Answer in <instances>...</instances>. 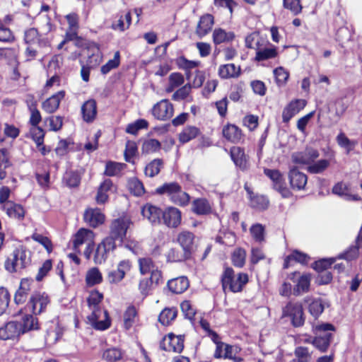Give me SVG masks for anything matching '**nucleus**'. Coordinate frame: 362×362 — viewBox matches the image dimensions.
I'll use <instances>...</instances> for the list:
<instances>
[{"mask_svg": "<svg viewBox=\"0 0 362 362\" xmlns=\"http://www.w3.org/2000/svg\"><path fill=\"white\" fill-rule=\"evenodd\" d=\"M156 192L158 194L165 195L172 203L182 207L187 206L191 199L189 194L176 182L164 183Z\"/></svg>", "mask_w": 362, "mask_h": 362, "instance_id": "obj_1", "label": "nucleus"}, {"mask_svg": "<svg viewBox=\"0 0 362 362\" xmlns=\"http://www.w3.org/2000/svg\"><path fill=\"white\" fill-rule=\"evenodd\" d=\"M32 252L24 246L16 248L5 262V269L10 273H21L31 264Z\"/></svg>", "mask_w": 362, "mask_h": 362, "instance_id": "obj_2", "label": "nucleus"}, {"mask_svg": "<svg viewBox=\"0 0 362 362\" xmlns=\"http://www.w3.org/2000/svg\"><path fill=\"white\" fill-rule=\"evenodd\" d=\"M248 281V276L245 273H239L235 278L234 271L232 268L227 267L225 269L221 276L222 287L224 291H228L236 293L242 291L243 287Z\"/></svg>", "mask_w": 362, "mask_h": 362, "instance_id": "obj_3", "label": "nucleus"}, {"mask_svg": "<svg viewBox=\"0 0 362 362\" xmlns=\"http://www.w3.org/2000/svg\"><path fill=\"white\" fill-rule=\"evenodd\" d=\"M282 316L288 317L294 327H302L305 320L303 305L298 302H288L283 308Z\"/></svg>", "mask_w": 362, "mask_h": 362, "instance_id": "obj_4", "label": "nucleus"}, {"mask_svg": "<svg viewBox=\"0 0 362 362\" xmlns=\"http://www.w3.org/2000/svg\"><path fill=\"white\" fill-rule=\"evenodd\" d=\"M129 218L126 217L119 218L112 221L110 225V231L106 238L111 239V242L121 244L126 236L128 228L131 224Z\"/></svg>", "mask_w": 362, "mask_h": 362, "instance_id": "obj_5", "label": "nucleus"}, {"mask_svg": "<svg viewBox=\"0 0 362 362\" xmlns=\"http://www.w3.org/2000/svg\"><path fill=\"white\" fill-rule=\"evenodd\" d=\"M49 303V298L46 293L35 291L31 294L26 308L34 315H37L46 310Z\"/></svg>", "mask_w": 362, "mask_h": 362, "instance_id": "obj_6", "label": "nucleus"}, {"mask_svg": "<svg viewBox=\"0 0 362 362\" xmlns=\"http://www.w3.org/2000/svg\"><path fill=\"white\" fill-rule=\"evenodd\" d=\"M117 247V244L111 242V239L105 238L99 243L95 249L93 260L97 264L104 263L108 258L110 252L114 251Z\"/></svg>", "mask_w": 362, "mask_h": 362, "instance_id": "obj_7", "label": "nucleus"}, {"mask_svg": "<svg viewBox=\"0 0 362 362\" xmlns=\"http://www.w3.org/2000/svg\"><path fill=\"white\" fill-rule=\"evenodd\" d=\"M290 279L293 282H296V285L293 288L294 296H298L309 291L311 281L310 274H300L299 272H295L291 274Z\"/></svg>", "mask_w": 362, "mask_h": 362, "instance_id": "obj_8", "label": "nucleus"}, {"mask_svg": "<svg viewBox=\"0 0 362 362\" xmlns=\"http://www.w3.org/2000/svg\"><path fill=\"white\" fill-rule=\"evenodd\" d=\"M152 114L159 120L170 119L173 115V106L168 100H162L152 108Z\"/></svg>", "mask_w": 362, "mask_h": 362, "instance_id": "obj_9", "label": "nucleus"}, {"mask_svg": "<svg viewBox=\"0 0 362 362\" xmlns=\"http://www.w3.org/2000/svg\"><path fill=\"white\" fill-rule=\"evenodd\" d=\"M141 214L152 225H159L162 222L163 210L151 204H146L141 208Z\"/></svg>", "mask_w": 362, "mask_h": 362, "instance_id": "obj_10", "label": "nucleus"}, {"mask_svg": "<svg viewBox=\"0 0 362 362\" xmlns=\"http://www.w3.org/2000/svg\"><path fill=\"white\" fill-rule=\"evenodd\" d=\"M181 211L174 206H169L163 211L162 221L170 228H176L181 223Z\"/></svg>", "mask_w": 362, "mask_h": 362, "instance_id": "obj_11", "label": "nucleus"}, {"mask_svg": "<svg viewBox=\"0 0 362 362\" xmlns=\"http://www.w3.org/2000/svg\"><path fill=\"white\" fill-rule=\"evenodd\" d=\"M306 103V101L303 99H296L291 101L283 110V122L285 123L288 122L293 116L305 107Z\"/></svg>", "mask_w": 362, "mask_h": 362, "instance_id": "obj_12", "label": "nucleus"}, {"mask_svg": "<svg viewBox=\"0 0 362 362\" xmlns=\"http://www.w3.org/2000/svg\"><path fill=\"white\" fill-rule=\"evenodd\" d=\"M83 219L89 226L96 228L105 222V216L98 208L88 209L84 212Z\"/></svg>", "mask_w": 362, "mask_h": 362, "instance_id": "obj_13", "label": "nucleus"}, {"mask_svg": "<svg viewBox=\"0 0 362 362\" xmlns=\"http://www.w3.org/2000/svg\"><path fill=\"white\" fill-rule=\"evenodd\" d=\"M18 321H10L0 327V340L14 339L21 335Z\"/></svg>", "mask_w": 362, "mask_h": 362, "instance_id": "obj_14", "label": "nucleus"}, {"mask_svg": "<svg viewBox=\"0 0 362 362\" xmlns=\"http://www.w3.org/2000/svg\"><path fill=\"white\" fill-rule=\"evenodd\" d=\"M132 23V15L130 12L124 13L119 12L115 15L111 24V28L116 31L124 32Z\"/></svg>", "mask_w": 362, "mask_h": 362, "instance_id": "obj_15", "label": "nucleus"}, {"mask_svg": "<svg viewBox=\"0 0 362 362\" xmlns=\"http://www.w3.org/2000/svg\"><path fill=\"white\" fill-rule=\"evenodd\" d=\"M230 156L235 166L241 170L247 169L248 158L243 148L239 146H233L230 150Z\"/></svg>", "mask_w": 362, "mask_h": 362, "instance_id": "obj_16", "label": "nucleus"}, {"mask_svg": "<svg viewBox=\"0 0 362 362\" xmlns=\"http://www.w3.org/2000/svg\"><path fill=\"white\" fill-rule=\"evenodd\" d=\"M33 282V279L28 278L21 280L20 286L14 296V301L17 305L23 304L26 301L31 290V284Z\"/></svg>", "mask_w": 362, "mask_h": 362, "instance_id": "obj_17", "label": "nucleus"}, {"mask_svg": "<svg viewBox=\"0 0 362 362\" xmlns=\"http://www.w3.org/2000/svg\"><path fill=\"white\" fill-rule=\"evenodd\" d=\"M288 178L291 187L293 189H303L305 185L307 184V176L304 173L300 172L296 168L290 170L288 173Z\"/></svg>", "mask_w": 362, "mask_h": 362, "instance_id": "obj_18", "label": "nucleus"}, {"mask_svg": "<svg viewBox=\"0 0 362 362\" xmlns=\"http://www.w3.org/2000/svg\"><path fill=\"white\" fill-rule=\"evenodd\" d=\"M214 24V18L211 14L206 13L201 16L196 28L197 35L202 38L212 29Z\"/></svg>", "mask_w": 362, "mask_h": 362, "instance_id": "obj_19", "label": "nucleus"}, {"mask_svg": "<svg viewBox=\"0 0 362 362\" xmlns=\"http://www.w3.org/2000/svg\"><path fill=\"white\" fill-rule=\"evenodd\" d=\"M192 211L199 216H206L212 213V206L207 199L197 198L192 203Z\"/></svg>", "mask_w": 362, "mask_h": 362, "instance_id": "obj_20", "label": "nucleus"}, {"mask_svg": "<svg viewBox=\"0 0 362 362\" xmlns=\"http://www.w3.org/2000/svg\"><path fill=\"white\" fill-rule=\"evenodd\" d=\"M94 238L93 232L87 228H81L75 234L73 239V248L75 251H78L79 247L86 243H93Z\"/></svg>", "mask_w": 362, "mask_h": 362, "instance_id": "obj_21", "label": "nucleus"}, {"mask_svg": "<svg viewBox=\"0 0 362 362\" xmlns=\"http://www.w3.org/2000/svg\"><path fill=\"white\" fill-rule=\"evenodd\" d=\"M64 96V90L58 91L42 103V108L47 113L54 112L59 108L60 102Z\"/></svg>", "mask_w": 362, "mask_h": 362, "instance_id": "obj_22", "label": "nucleus"}, {"mask_svg": "<svg viewBox=\"0 0 362 362\" xmlns=\"http://www.w3.org/2000/svg\"><path fill=\"white\" fill-rule=\"evenodd\" d=\"M81 115L86 122L90 123L94 121L97 115V103L94 99L88 100L82 105Z\"/></svg>", "mask_w": 362, "mask_h": 362, "instance_id": "obj_23", "label": "nucleus"}, {"mask_svg": "<svg viewBox=\"0 0 362 362\" xmlns=\"http://www.w3.org/2000/svg\"><path fill=\"white\" fill-rule=\"evenodd\" d=\"M18 325H20V332L21 334L31 330H37L39 329L37 318L30 314L23 315L21 320L18 321Z\"/></svg>", "mask_w": 362, "mask_h": 362, "instance_id": "obj_24", "label": "nucleus"}, {"mask_svg": "<svg viewBox=\"0 0 362 362\" xmlns=\"http://www.w3.org/2000/svg\"><path fill=\"white\" fill-rule=\"evenodd\" d=\"M167 286L172 293L180 294L188 288L189 282L186 276H182L169 280Z\"/></svg>", "mask_w": 362, "mask_h": 362, "instance_id": "obj_25", "label": "nucleus"}, {"mask_svg": "<svg viewBox=\"0 0 362 362\" xmlns=\"http://www.w3.org/2000/svg\"><path fill=\"white\" fill-rule=\"evenodd\" d=\"M194 238L195 235L193 233L188 230H183L177 235V240L181 247L186 250L187 253L190 252L192 255Z\"/></svg>", "mask_w": 362, "mask_h": 362, "instance_id": "obj_26", "label": "nucleus"}, {"mask_svg": "<svg viewBox=\"0 0 362 362\" xmlns=\"http://www.w3.org/2000/svg\"><path fill=\"white\" fill-rule=\"evenodd\" d=\"M103 298V294L98 291L90 292L87 299L88 306L90 309L92 310L91 314L90 315V319H95L96 313L103 312L100 308V303Z\"/></svg>", "mask_w": 362, "mask_h": 362, "instance_id": "obj_27", "label": "nucleus"}, {"mask_svg": "<svg viewBox=\"0 0 362 362\" xmlns=\"http://www.w3.org/2000/svg\"><path fill=\"white\" fill-rule=\"evenodd\" d=\"M223 137L228 141L237 144L242 139V131L235 124H227L223 127Z\"/></svg>", "mask_w": 362, "mask_h": 362, "instance_id": "obj_28", "label": "nucleus"}, {"mask_svg": "<svg viewBox=\"0 0 362 362\" xmlns=\"http://www.w3.org/2000/svg\"><path fill=\"white\" fill-rule=\"evenodd\" d=\"M255 60L257 62L264 61L275 58L277 54V48L275 46L269 45L262 48L259 42L257 43Z\"/></svg>", "mask_w": 362, "mask_h": 362, "instance_id": "obj_29", "label": "nucleus"}, {"mask_svg": "<svg viewBox=\"0 0 362 362\" xmlns=\"http://www.w3.org/2000/svg\"><path fill=\"white\" fill-rule=\"evenodd\" d=\"M212 37L214 43L220 45L232 42L235 39V35L232 31L227 32L226 30L218 28L214 30Z\"/></svg>", "mask_w": 362, "mask_h": 362, "instance_id": "obj_30", "label": "nucleus"}, {"mask_svg": "<svg viewBox=\"0 0 362 362\" xmlns=\"http://www.w3.org/2000/svg\"><path fill=\"white\" fill-rule=\"evenodd\" d=\"M240 74V67L234 64L221 65L218 69V75L221 78L238 77Z\"/></svg>", "mask_w": 362, "mask_h": 362, "instance_id": "obj_31", "label": "nucleus"}, {"mask_svg": "<svg viewBox=\"0 0 362 362\" xmlns=\"http://www.w3.org/2000/svg\"><path fill=\"white\" fill-rule=\"evenodd\" d=\"M4 209L6 211V214L10 218L18 220H21L24 218L25 210L21 204L10 202L4 206Z\"/></svg>", "mask_w": 362, "mask_h": 362, "instance_id": "obj_32", "label": "nucleus"}, {"mask_svg": "<svg viewBox=\"0 0 362 362\" xmlns=\"http://www.w3.org/2000/svg\"><path fill=\"white\" fill-rule=\"evenodd\" d=\"M191 256L190 252L187 253L182 248H172L168 252L167 258L170 262H179L190 259Z\"/></svg>", "mask_w": 362, "mask_h": 362, "instance_id": "obj_33", "label": "nucleus"}, {"mask_svg": "<svg viewBox=\"0 0 362 362\" xmlns=\"http://www.w3.org/2000/svg\"><path fill=\"white\" fill-rule=\"evenodd\" d=\"M113 184L111 180L105 179L100 185L95 200L98 204H104L108 199L107 192L111 189Z\"/></svg>", "mask_w": 362, "mask_h": 362, "instance_id": "obj_34", "label": "nucleus"}, {"mask_svg": "<svg viewBox=\"0 0 362 362\" xmlns=\"http://www.w3.org/2000/svg\"><path fill=\"white\" fill-rule=\"evenodd\" d=\"M313 332L315 337H324L325 335L330 334L331 338H332L333 332L335 331L334 327L328 322H321L313 325Z\"/></svg>", "mask_w": 362, "mask_h": 362, "instance_id": "obj_35", "label": "nucleus"}, {"mask_svg": "<svg viewBox=\"0 0 362 362\" xmlns=\"http://www.w3.org/2000/svg\"><path fill=\"white\" fill-rule=\"evenodd\" d=\"M163 166V161L160 158H156L146 165L144 169L145 175L153 177L157 175Z\"/></svg>", "mask_w": 362, "mask_h": 362, "instance_id": "obj_36", "label": "nucleus"}, {"mask_svg": "<svg viewBox=\"0 0 362 362\" xmlns=\"http://www.w3.org/2000/svg\"><path fill=\"white\" fill-rule=\"evenodd\" d=\"M28 107L30 112V124L32 127L38 126L41 122L42 117L40 111L37 109V102L32 98L30 100H27Z\"/></svg>", "mask_w": 362, "mask_h": 362, "instance_id": "obj_37", "label": "nucleus"}, {"mask_svg": "<svg viewBox=\"0 0 362 362\" xmlns=\"http://www.w3.org/2000/svg\"><path fill=\"white\" fill-rule=\"evenodd\" d=\"M200 134L199 129L194 126H187L179 134V140L181 143H187L196 138Z\"/></svg>", "mask_w": 362, "mask_h": 362, "instance_id": "obj_38", "label": "nucleus"}, {"mask_svg": "<svg viewBox=\"0 0 362 362\" xmlns=\"http://www.w3.org/2000/svg\"><path fill=\"white\" fill-rule=\"evenodd\" d=\"M168 341L171 351L176 353H180L184 348L183 336H176L173 333L168 335Z\"/></svg>", "mask_w": 362, "mask_h": 362, "instance_id": "obj_39", "label": "nucleus"}, {"mask_svg": "<svg viewBox=\"0 0 362 362\" xmlns=\"http://www.w3.org/2000/svg\"><path fill=\"white\" fill-rule=\"evenodd\" d=\"M81 180V175L77 171H66L63 176V182L70 188L78 187Z\"/></svg>", "mask_w": 362, "mask_h": 362, "instance_id": "obj_40", "label": "nucleus"}, {"mask_svg": "<svg viewBox=\"0 0 362 362\" xmlns=\"http://www.w3.org/2000/svg\"><path fill=\"white\" fill-rule=\"evenodd\" d=\"M161 144L160 141L155 139H145L141 146V152L144 154H150L156 153L160 150Z\"/></svg>", "mask_w": 362, "mask_h": 362, "instance_id": "obj_41", "label": "nucleus"}, {"mask_svg": "<svg viewBox=\"0 0 362 362\" xmlns=\"http://www.w3.org/2000/svg\"><path fill=\"white\" fill-rule=\"evenodd\" d=\"M104 315L105 316V319L103 320H99L100 315L101 313H96V317L95 319H90V315H88V319L90 324L93 325V327L98 330H105L110 326V321L108 318V313L106 310L103 311Z\"/></svg>", "mask_w": 362, "mask_h": 362, "instance_id": "obj_42", "label": "nucleus"}, {"mask_svg": "<svg viewBox=\"0 0 362 362\" xmlns=\"http://www.w3.org/2000/svg\"><path fill=\"white\" fill-rule=\"evenodd\" d=\"M310 259V257L307 254L295 250L285 259L284 267L287 268L288 267L290 260H294L302 264H307Z\"/></svg>", "mask_w": 362, "mask_h": 362, "instance_id": "obj_43", "label": "nucleus"}, {"mask_svg": "<svg viewBox=\"0 0 362 362\" xmlns=\"http://www.w3.org/2000/svg\"><path fill=\"white\" fill-rule=\"evenodd\" d=\"M330 334L322 337H314L312 340V344L321 352H325L330 345L332 341Z\"/></svg>", "mask_w": 362, "mask_h": 362, "instance_id": "obj_44", "label": "nucleus"}, {"mask_svg": "<svg viewBox=\"0 0 362 362\" xmlns=\"http://www.w3.org/2000/svg\"><path fill=\"white\" fill-rule=\"evenodd\" d=\"M264 173L272 181L274 189L279 187V185L285 182L282 174L278 170L264 168Z\"/></svg>", "mask_w": 362, "mask_h": 362, "instance_id": "obj_45", "label": "nucleus"}, {"mask_svg": "<svg viewBox=\"0 0 362 362\" xmlns=\"http://www.w3.org/2000/svg\"><path fill=\"white\" fill-rule=\"evenodd\" d=\"M102 274L98 268H92L87 272L86 281L88 286H93L96 284H99L102 282Z\"/></svg>", "mask_w": 362, "mask_h": 362, "instance_id": "obj_46", "label": "nucleus"}, {"mask_svg": "<svg viewBox=\"0 0 362 362\" xmlns=\"http://www.w3.org/2000/svg\"><path fill=\"white\" fill-rule=\"evenodd\" d=\"M361 245L357 244L354 242V244L350 245L343 253H341V259H345L348 262H351L358 258L359 255V248Z\"/></svg>", "mask_w": 362, "mask_h": 362, "instance_id": "obj_47", "label": "nucleus"}, {"mask_svg": "<svg viewBox=\"0 0 362 362\" xmlns=\"http://www.w3.org/2000/svg\"><path fill=\"white\" fill-rule=\"evenodd\" d=\"M137 311L134 306H129L124 314V326L126 329H130L136 321Z\"/></svg>", "mask_w": 362, "mask_h": 362, "instance_id": "obj_48", "label": "nucleus"}, {"mask_svg": "<svg viewBox=\"0 0 362 362\" xmlns=\"http://www.w3.org/2000/svg\"><path fill=\"white\" fill-rule=\"evenodd\" d=\"M176 308H165L158 316L159 322L163 325H168L177 316Z\"/></svg>", "mask_w": 362, "mask_h": 362, "instance_id": "obj_49", "label": "nucleus"}, {"mask_svg": "<svg viewBox=\"0 0 362 362\" xmlns=\"http://www.w3.org/2000/svg\"><path fill=\"white\" fill-rule=\"evenodd\" d=\"M125 163L108 161L105 165V175L107 176H115L126 167Z\"/></svg>", "mask_w": 362, "mask_h": 362, "instance_id": "obj_50", "label": "nucleus"}, {"mask_svg": "<svg viewBox=\"0 0 362 362\" xmlns=\"http://www.w3.org/2000/svg\"><path fill=\"white\" fill-rule=\"evenodd\" d=\"M128 187L135 196L139 197L145 193L144 185L137 177H132L129 180Z\"/></svg>", "mask_w": 362, "mask_h": 362, "instance_id": "obj_51", "label": "nucleus"}, {"mask_svg": "<svg viewBox=\"0 0 362 362\" xmlns=\"http://www.w3.org/2000/svg\"><path fill=\"white\" fill-rule=\"evenodd\" d=\"M336 258H323L315 261L312 264V268L318 273L327 272L335 262Z\"/></svg>", "mask_w": 362, "mask_h": 362, "instance_id": "obj_52", "label": "nucleus"}, {"mask_svg": "<svg viewBox=\"0 0 362 362\" xmlns=\"http://www.w3.org/2000/svg\"><path fill=\"white\" fill-rule=\"evenodd\" d=\"M138 151V147L136 142L128 141L126 144V148L124 153L125 161L134 163V157L136 156Z\"/></svg>", "mask_w": 362, "mask_h": 362, "instance_id": "obj_53", "label": "nucleus"}, {"mask_svg": "<svg viewBox=\"0 0 362 362\" xmlns=\"http://www.w3.org/2000/svg\"><path fill=\"white\" fill-rule=\"evenodd\" d=\"M10 300L11 296L8 291L5 288H0V316L6 313Z\"/></svg>", "mask_w": 362, "mask_h": 362, "instance_id": "obj_54", "label": "nucleus"}, {"mask_svg": "<svg viewBox=\"0 0 362 362\" xmlns=\"http://www.w3.org/2000/svg\"><path fill=\"white\" fill-rule=\"evenodd\" d=\"M120 64V53L119 51L115 52L114 58L110 59L105 64L101 67V73L103 74H108L111 70L116 69Z\"/></svg>", "mask_w": 362, "mask_h": 362, "instance_id": "obj_55", "label": "nucleus"}, {"mask_svg": "<svg viewBox=\"0 0 362 362\" xmlns=\"http://www.w3.org/2000/svg\"><path fill=\"white\" fill-rule=\"evenodd\" d=\"M276 83L279 86L285 85L288 79L289 73L284 67L279 66L274 69Z\"/></svg>", "mask_w": 362, "mask_h": 362, "instance_id": "obj_56", "label": "nucleus"}, {"mask_svg": "<svg viewBox=\"0 0 362 362\" xmlns=\"http://www.w3.org/2000/svg\"><path fill=\"white\" fill-rule=\"evenodd\" d=\"M325 306L320 298L313 300L308 307L309 312L312 316L317 319L324 311Z\"/></svg>", "mask_w": 362, "mask_h": 362, "instance_id": "obj_57", "label": "nucleus"}, {"mask_svg": "<svg viewBox=\"0 0 362 362\" xmlns=\"http://www.w3.org/2000/svg\"><path fill=\"white\" fill-rule=\"evenodd\" d=\"M122 357V351L118 348H110L104 351L103 358L109 362H115Z\"/></svg>", "mask_w": 362, "mask_h": 362, "instance_id": "obj_58", "label": "nucleus"}, {"mask_svg": "<svg viewBox=\"0 0 362 362\" xmlns=\"http://www.w3.org/2000/svg\"><path fill=\"white\" fill-rule=\"evenodd\" d=\"M148 122L144 119H139L134 122L128 124L126 132L129 134L135 135L140 129H147Z\"/></svg>", "mask_w": 362, "mask_h": 362, "instance_id": "obj_59", "label": "nucleus"}, {"mask_svg": "<svg viewBox=\"0 0 362 362\" xmlns=\"http://www.w3.org/2000/svg\"><path fill=\"white\" fill-rule=\"evenodd\" d=\"M246 252L242 248H238L232 254V262L235 267H243L245 262Z\"/></svg>", "mask_w": 362, "mask_h": 362, "instance_id": "obj_60", "label": "nucleus"}, {"mask_svg": "<svg viewBox=\"0 0 362 362\" xmlns=\"http://www.w3.org/2000/svg\"><path fill=\"white\" fill-rule=\"evenodd\" d=\"M139 270L142 274L151 273L155 270V266L152 259L149 257L141 258L139 260Z\"/></svg>", "mask_w": 362, "mask_h": 362, "instance_id": "obj_61", "label": "nucleus"}, {"mask_svg": "<svg viewBox=\"0 0 362 362\" xmlns=\"http://www.w3.org/2000/svg\"><path fill=\"white\" fill-rule=\"evenodd\" d=\"M30 134L36 146H40L44 143L45 132L42 128L38 126H33L30 128Z\"/></svg>", "mask_w": 362, "mask_h": 362, "instance_id": "obj_62", "label": "nucleus"}, {"mask_svg": "<svg viewBox=\"0 0 362 362\" xmlns=\"http://www.w3.org/2000/svg\"><path fill=\"white\" fill-rule=\"evenodd\" d=\"M269 200L265 196L256 195L251 197V206L257 209L264 210L268 207Z\"/></svg>", "mask_w": 362, "mask_h": 362, "instance_id": "obj_63", "label": "nucleus"}, {"mask_svg": "<svg viewBox=\"0 0 362 362\" xmlns=\"http://www.w3.org/2000/svg\"><path fill=\"white\" fill-rule=\"evenodd\" d=\"M294 355L298 358V362H308L311 357L308 349L304 346L296 348Z\"/></svg>", "mask_w": 362, "mask_h": 362, "instance_id": "obj_64", "label": "nucleus"}]
</instances>
